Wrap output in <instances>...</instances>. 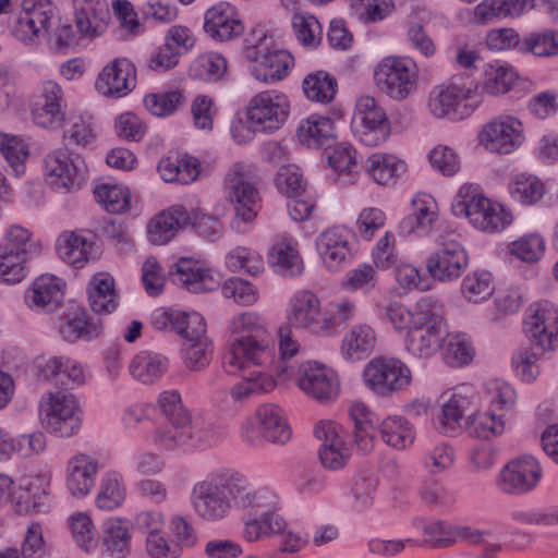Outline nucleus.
Segmentation results:
<instances>
[{
  "instance_id": "nucleus-1",
  "label": "nucleus",
  "mask_w": 558,
  "mask_h": 558,
  "mask_svg": "<svg viewBox=\"0 0 558 558\" xmlns=\"http://www.w3.org/2000/svg\"><path fill=\"white\" fill-rule=\"evenodd\" d=\"M234 335L230 351L225 355L223 367L228 374H240L242 381L231 388V397L242 402L256 392H267L275 387L271 375L265 369L274 362V347L264 320L255 313H242L230 323Z\"/></svg>"
},
{
  "instance_id": "nucleus-2",
  "label": "nucleus",
  "mask_w": 558,
  "mask_h": 558,
  "mask_svg": "<svg viewBox=\"0 0 558 558\" xmlns=\"http://www.w3.org/2000/svg\"><path fill=\"white\" fill-rule=\"evenodd\" d=\"M531 314L524 320V329L532 347H522L512 355V366L525 383L534 381L539 375L536 362L542 353L558 347V306L543 301L531 306Z\"/></svg>"
},
{
  "instance_id": "nucleus-3",
  "label": "nucleus",
  "mask_w": 558,
  "mask_h": 558,
  "mask_svg": "<svg viewBox=\"0 0 558 558\" xmlns=\"http://www.w3.org/2000/svg\"><path fill=\"white\" fill-rule=\"evenodd\" d=\"M157 403L165 422L155 430V446L167 452L185 451L194 439V427L192 415L183 405L180 392L163 391Z\"/></svg>"
},
{
  "instance_id": "nucleus-4",
  "label": "nucleus",
  "mask_w": 558,
  "mask_h": 558,
  "mask_svg": "<svg viewBox=\"0 0 558 558\" xmlns=\"http://www.w3.org/2000/svg\"><path fill=\"white\" fill-rule=\"evenodd\" d=\"M458 217H466L477 229L498 232L510 225L512 216L501 205L481 195L472 184L462 185L451 205Z\"/></svg>"
},
{
  "instance_id": "nucleus-5",
  "label": "nucleus",
  "mask_w": 558,
  "mask_h": 558,
  "mask_svg": "<svg viewBox=\"0 0 558 558\" xmlns=\"http://www.w3.org/2000/svg\"><path fill=\"white\" fill-rule=\"evenodd\" d=\"M233 474H217L197 482L192 488V505L206 521L226 518L232 509Z\"/></svg>"
},
{
  "instance_id": "nucleus-6",
  "label": "nucleus",
  "mask_w": 558,
  "mask_h": 558,
  "mask_svg": "<svg viewBox=\"0 0 558 558\" xmlns=\"http://www.w3.org/2000/svg\"><path fill=\"white\" fill-rule=\"evenodd\" d=\"M41 426L60 438L75 435L82 427V412L73 395L49 393L39 403Z\"/></svg>"
},
{
  "instance_id": "nucleus-7",
  "label": "nucleus",
  "mask_w": 558,
  "mask_h": 558,
  "mask_svg": "<svg viewBox=\"0 0 558 558\" xmlns=\"http://www.w3.org/2000/svg\"><path fill=\"white\" fill-rule=\"evenodd\" d=\"M447 325L444 317L433 311L424 310L423 302L405 336V349L416 357H428L436 353L447 336Z\"/></svg>"
},
{
  "instance_id": "nucleus-8",
  "label": "nucleus",
  "mask_w": 558,
  "mask_h": 558,
  "mask_svg": "<svg viewBox=\"0 0 558 558\" xmlns=\"http://www.w3.org/2000/svg\"><path fill=\"white\" fill-rule=\"evenodd\" d=\"M482 101V95L476 88L442 84L432 90L428 108L436 118L462 120L469 117Z\"/></svg>"
},
{
  "instance_id": "nucleus-9",
  "label": "nucleus",
  "mask_w": 558,
  "mask_h": 558,
  "mask_svg": "<svg viewBox=\"0 0 558 558\" xmlns=\"http://www.w3.org/2000/svg\"><path fill=\"white\" fill-rule=\"evenodd\" d=\"M242 436L252 446L259 445L263 439L283 445L291 438V429L283 410L277 404L266 403L245 421Z\"/></svg>"
},
{
  "instance_id": "nucleus-10",
  "label": "nucleus",
  "mask_w": 558,
  "mask_h": 558,
  "mask_svg": "<svg viewBox=\"0 0 558 558\" xmlns=\"http://www.w3.org/2000/svg\"><path fill=\"white\" fill-rule=\"evenodd\" d=\"M47 180L58 191L80 190L87 179V166L78 155L65 148L49 153L44 160Z\"/></svg>"
},
{
  "instance_id": "nucleus-11",
  "label": "nucleus",
  "mask_w": 558,
  "mask_h": 558,
  "mask_svg": "<svg viewBox=\"0 0 558 558\" xmlns=\"http://www.w3.org/2000/svg\"><path fill=\"white\" fill-rule=\"evenodd\" d=\"M374 77L380 90L392 99L402 100L416 88L417 69L408 59L388 57L376 66Z\"/></svg>"
},
{
  "instance_id": "nucleus-12",
  "label": "nucleus",
  "mask_w": 558,
  "mask_h": 558,
  "mask_svg": "<svg viewBox=\"0 0 558 558\" xmlns=\"http://www.w3.org/2000/svg\"><path fill=\"white\" fill-rule=\"evenodd\" d=\"M288 97L277 90H266L255 95L246 108V118L254 131L274 132L289 116Z\"/></svg>"
},
{
  "instance_id": "nucleus-13",
  "label": "nucleus",
  "mask_w": 558,
  "mask_h": 558,
  "mask_svg": "<svg viewBox=\"0 0 558 558\" xmlns=\"http://www.w3.org/2000/svg\"><path fill=\"white\" fill-rule=\"evenodd\" d=\"M366 386L379 396H389L407 387L411 380L409 367L398 359L376 357L363 372Z\"/></svg>"
},
{
  "instance_id": "nucleus-14",
  "label": "nucleus",
  "mask_w": 558,
  "mask_h": 558,
  "mask_svg": "<svg viewBox=\"0 0 558 558\" xmlns=\"http://www.w3.org/2000/svg\"><path fill=\"white\" fill-rule=\"evenodd\" d=\"M355 107L353 124L360 142L365 146H377L384 143L390 131L384 109L371 96L361 97Z\"/></svg>"
},
{
  "instance_id": "nucleus-15",
  "label": "nucleus",
  "mask_w": 558,
  "mask_h": 558,
  "mask_svg": "<svg viewBox=\"0 0 558 558\" xmlns=\"http://www.w3.org/2000/svg\"><path fill=\"white\" fill-rule=\"evenodd\" d=\"M469 257L463 246L454 239L441 236L439 246L426 259L429 276L440 282L458 279L468 267Z\"/></svg>"
},
{
  "instance_id": "nucleus-16",
  "label": "nucleus",
  "mask_w": 558,
  "mask_h": 558,
  "mask_svg": "<svg viewBox=\"0 0 558 558\" xmlns=\"http://www.w3.org/2000/svg\"><path fill=\"white\" fill-rule=\"evenodd\" d=\"M478 138L493 153L510 154L524 141L523 125L515 117L500 116L484 125Z\"/></svg>"
},
{
  "instance_id": "nucleus-17",
  "label": "nucleus",
  "mask_w": 558,
  "mask_h": 558,
  "mask_svg": "<svg viewBox=\"0 0 558 558\" xmlns=\"http://www.w3.org/2000/svg\"><path fill=\"white\" fill-rule=\"evenodd\" d=\"M296 384L306 396L322 403L335 399L339 393L336 373L317 362L307 361L299 366Z\"/></svg>"
},
{
  "instance_id": "nucleus-18",
  "label": "nucleus",
  "mask_w": 558,
  "mask_h": 558,
  "mask_svg": "<svg viewBox=\"0 0 558 558\" xmlns=\"http://www.w3.org/2000/svg\"><path fill=\"white\" fill-rule=\"evenodd\" d=\"M56 17V8L49 0H24L13 34L23 43H34L48 32Z\"/></svg>"
},
{
  "instance_id": "nucleus-19",
  "label": "nucleus",
  "mask_w": 558,
  "mask_h": 558,
  "mask_svg": "<svg viewBox=\"0 0 558 558\" xmlns=\"http://www.w3.org/2000/svg\"><path fill=\"white\" fill-rule=\"evenodd\" d=\"M136 87V68L126 58H117L99 72L96 90L108 98H122Z\"/></svg>"
},
{
  "instance_id": "nucleus-20",
  "label": "nucleus",
  "mask_w": 558,
  "mask_h": 558,
  "mask_svg": "<svg viewBox=\"0 0 558 558\" xmlns=\"http://www.w3.org/2000/svg\"><path fill=\"white\" fill-rule=\"evenodd\" d=\"M541 477L539 462L532 456H522L505 465L498 487L506 494L520 495L534 489Z\"/></svg>"
},
{
  "instance_id": "nucleus-21",
  "label": "nucleus",
  "mask_w": 558,
  "mask_h": 558,
  "mask_svg": "<svg viewBox=\"0 0 558 558\" xmlns=\"http://www.w3.org/2000/svg\"><path fill=\"white\" fill-rule=\"evenodd\" d=\"M229 201L234 209L231 228L238 233H245L258 211V192L255 185L242 175L236 177L229 186Z\"/></svg>"
},
{
  "instance_id": "nucleus-22",
  "label": "nucleus",
  "mask_w": 558,
  "mask_h": 558,
  "mask_svg": "<svg viewBox=\"0 0 558 558\" xmlns=\"http://www.w3.org/2000/svg\"><path fill=\"white\" fill-rule=\"evenodd\" d=\"M170 280L180 288L192 293L216 290L220 286L217 274L204 269L196 260L181 257L169 271Z\"/></svg>"
},
{
  "instance_id": "nucleus-23",
  "label": "nucleus",
  "mask_w": 558,
  "mask_h": 558,
  "mask_svg": "<svg viewBox=\"0 0 558 558\" xmlns=\"http://www.w3.org/2000/svg\"><path fill=\"white\" fill-rule=\"evenodd\" d=\"M278 505L275 492L267 487H253L241 475L233 474L232 508L252 515L265 508H278Z\"/></svg>"
},
{
  "instance_id": "nucleus-24",
  "label": "nucleus",
  "mask_w": 558,
  "mask_h": 558,
  "mask_svg": "<svg viewBox=\"0 0 558 558\" xmlns=\"http://www.w3.org/2000/svg\"><path fill=\"white\" fill-rule=\"evenodd\" d=\"M98 462L85 453H76L69 459L65 469V484L75 498L87 496L95 486Z\"/></svg>"
},
{
  "instance_id": "nucleus-25",
  "label": "nucleus",
  "mask_w": 558,
  "mask_h": 558,
  "mask_svg": "<svg viewBox=\"0 0 558 558\" xmlns=\"http://www.w3.org/2000/svg\"><path fill=\"white\" fill-rule=\"evenodd\" d=\"M64 298L63 286L59 278L41 275L34 280L24 295L25 304L33 311L52 313Z\"/></svg>"
},
{
  "instance_id": "nucleus-26",
  "label": "nucleus",
  "mask_w": 558,
  "mask_h": 558,
  "mask_svg": "<svg viewBox=\"0 0 558 558\" xmlns=\"http://www.w3.org/2000/svg\"><path fill=\"white\" fill-rule=\"evenodd\" d=\"M316 248L329 270H338L351 255L349 231L333 227L322 232L316 239Z\"/></svg>"
},
{
  "instance_id": "nucleus-27",
  "label": "nucleus",
  "mask_w": 558,
  "mask_h": 558,
  "mask_svg": "<svg viewBox=\"0 0 558 558\" xmlns=\"http://www.w3.org/2000/svg\"><path fill=\"white\" fill-rule=\"evenodd\" d=\"M204 29L213 38L225 41L240 36L244 27L234 8L220 2L206 11Z\"/></svg>"
},
{
  "instance_id": "nucleus-28",
  "label": "nucleus",
  "mask_w": 558,
  "mask_h": 558,
  "mask_svg": "<svg viewBox=\"0 0 558 558\" xmlns=\"http://www.w3.org/2000/svg\"><path fill=\"white\" fill-rule=\"evenodd\" d=\"M191 214L182 205H174L153 218L148 225V239L153 244L168 243L180 230L190 226Z\"/></svg>"
},
{
  "instance_id": "nucleus-29",
  "label": "nucleus",
  "mask_w": 558,
  "mask_h": 558,
  "mask_svg": "<svg viewBox=\"0 0 558 558\" xmlns=\"http://www.w3.org/2000/svg\"><path fill=\"white\" fill-rule=\"evenodd\" d=\"M472 389L461 386L445 401L441 413L437 416L435 425L444 435H453L460 426V422L466 410L472 404Z\"/></svg>"
},
{
  "instance_id": "nucleus-30",
  "label": "nucleus",
  "mask_w": 558,
  "mask_h": 558,
  "mask_svg": "<svg viewBox=\"0 0 558 558\" xmlns=\"http://www.w3.org/2000/svg\"><path fill=\"white\" fill-rule=\"evenodd\" d=\"M76 27L82 35H100L108 20L110 12L108 5L100 0H74Z\"/></svg>"
},
{
  "instance_id": "nucleus-31",
  "label": "nucleus",
  "mask_w": 558,
  "mask_h": 558,
  "mask_svg": "<svg viewBox=\"0 0 558 558\" xmlns=\"http://www.w3.org/2000/svg\"><path fill=\"white\" fill-rule=\"evenodd\" d=\"M252 74L258 81L275 83L288 74L292 57L284 50H266L260 56L250 54Z\"/></svg>"
},
{
  "instance_id": "nucleus-32",
  "label": "nucleus",
  "mask_w": 558,
  "mask_h": 558,
  "mask_svg": "<svg viewBox=\"0 0 558 558\" xmlns=\"http://www.w3.org/2000/svg\"><path fill=\"white\" fill-rule=\"evenodd\" d=\"M165 182L189 184L194 182L201 172L199 161L186 154L162 158L157 167Z\"/></svg>"
},
{
  "instance_id": "nucleus-33",
  "label": "nucleus",
  "mask_w": 558,
  "mask_h": 558,
  "mask_svg": "<svg viewBox=\"0 0 558 558\" xmlns=\"http://www.w3.org/2000/svg\"><path fill=\"white\" fill-rule=\"evenodd\" d=\"M320 304L318 298L311 291L296 292L290 300L288 320L290 326L308 329L316 325Z\"/></svg>"
},
{
  "instance_id": "nucleus-34",
  "label": "nucleus",
  "mask_w": 558,
  "mask_h": 558,
  "mask_svg": "<svg viewBox=\"0 0 558 558\" xmlns=\"http://www.w3.org/2000/svg\"><path fill=\"white\" fill-rule=\"evenodd\" d=\"M298 135L302 144L319 148L331 145L336 138V129L330 118L311 116L301 122Z\"/></svg>"
},
{
  "instance_id": "nucleus-35",
  "label": "nucleus",
  "mask_w": 558,
  "mask_h": 558,
  "mask_svg": "<svg viewBox=\"0 0 558 558\" xmlns=\"http://www.w3.org/2000/svg\"><path fill=\"white\" fill-rule=\"evenodd\" d=\"M376 336L367 325L353 326L342 340L341 353L345 360L360 361L368 356L375 348Z\"/></svg>"
},
{
  "instance_id": "nucleus-36",
  "label": "nucleus",
  "mask_w": 558,
  "mask_h": 558,
  "mask_svg": "<svg viewBox=\"0 0 558 558\" xmlns=\"http://www.w3.org/2000/svg\"><path fill=\"white\" fill-rule=\"evenodd\" d=\"M367 172L380 185H392L405 172V163L393 155L373 154L367 158Z\"/></svg>"
},
{
  "instance_id": "nucleus-37",
  "label": "nucleus",
  "mask_w": 558,
  "mask_h": 558,
  "mask_svg": "<svg viewBox=\"0 0 558 558\" xmlns=\"http://www.w3.org/2000/svg\"><path fill=\"white\" fill-rule=\"evenodd\" d=\"M168 367V359L161 354L142 351L137 353L131 364L130 373L143 384H153L158 380Z\"/></svg>"
},
{
  "instance_id": "nucleus-38",
  "label": "nucleus",
  "mask_w": 558,
  "mask_h": 558,
  "mask_svg": "<svg viewBox=\"0 0 558 558\" xmlns=\"http://www.w3.org/2000/svg\"><path fill=\"white\" fill-rule=\"evenodd\" d=\"M269 265L282 276H296L303 265L292 239L275 243L268 254Z\"/></svg>"
},
{
  "instance_id": "nucleus-39",
  "label": "nucleus",
  "mask_w": 558,
  "mask_h": 558,
  "mask_svg": "<svg viewBox=\"0 0 558 558\" xmlns=\"http://www.w3.org/2000/svg\"><path fill=\"white\" fill-rule=\"evenodd\" d=\"M131 534L120 519L111 518L104 522V558H126Z\"/></svg>"
},
{
  "instance_id": "nucleus-40",
  "label": "nucleus",
  "mask_w": 558,
  "mask_h": 558,
  "mask_svg": "<svg viewBox=\"0 0 558 558\" xmlns=\"http://www.w3.org/2000/svg\"><path fill=\"white\" fill-rule=\"evenodd\" d=\"M88 300L96 314L112 313L118 303L116 301L114 280L109 274H96L90 282Z\"/></svg>"
},
{
  "instance_id": "nucleus-41",
  "label": "nucleus",
  "mask_w": 558,
  "mask_h": 558,
  "mask_svg": "<svg viewBox=\"0 0 558 558\" xmlns=\"http://www.w3.org/2000/svg\"><path fill=\"white\" fill-rule=\"evenodd\" d=\"M381 439L390 447L405 449L414 442L413 425L402 416H389L379 425Z\"/></svg>"
},
{
  "instance_id": "nucleus-42",
  "label": "nucleus",
  "mask_w": 558,
  "mask_h": 558,
  "mask_svg": "<svg viewBox=\"0 0 558 558\" xmlns=\"http://www.w3.org/2000/svg\"><path fill=\"white\" fill-rule=\"evenodd\" d=\"M100 332V318L87 316L84 311H80L60 326L61 336L70 342L77 339L90 340L98 337Z\"/></svg>"
},
{
  "instance_id": "nucleus-43",
  "label": "nucleus",
  "mask_w": 558,
  "mask_h": 558,
  "mask_svg": "<svg viewBox=\"0 0 558 558\" xmlns=\"http://www.w3.org/2000/svg\"><path fill=\"white\" fill-rule=\"evenodd\" d=\"M337 80L325 71H316L303 80V92L307 99L322 104L332 101L337 93Z\"/></svg>"
},
{
  "instance_id": "nucleus-44",
  "label": "nucleus",
  "mask_w": 558,
  "mask_h": 558,
  "mask_svg": "<svg viewBox=\"0 0 558 558\" xmlns=\"http://www.w3.org/2000/svg\"><path fill=\"white\" fill-rule=\"evenodd\" d=\"M93 250V243L86 238L71 233L58 240L57 251L59 256L68 264L76 268L88 262Z\"/></svg>"
},
{
  "instance_id": "nucleus-45",
  "label": "nucleus",
  "mask_w": 558,
  "mask_h": 558,
  "mask_svg": "<svg viewBox=\"0 0 558 558\" xmlns=\"http://www.w3.org/2000/svg\"><path fill=\"white\" fill-rule=\"evenodd\" d=\"M509 191L514 201L533 205L543 198L545 186L537 177L519 173L510 181Z\"/></svg>"
},
{
  "instance_id": "nucleus-46",
  "label": "nucleus",
  "mask_w": 558,
  "mask_h": 558,
  "mask_svg": "<svg viewBox=\"0 0 558 558\" xmlns=\"http://www.w3.org/2000/svg\"><path fill=\"white\" fill-rule=\"evenodd\" d=\"M227 72L226 59L216 52L205 53L196 58L190 65L189 74L204 82H217Z\"/></svg>"
},
{
  "instance_id": "nucleus-47",
  "label": "nucleus",
  "mask_w": 558,
  "mask_h": 558,
  "mask_svg": "<svg viewBox=\"0 0 558 558\" xmlns=\"http://www.w3.org/2000/svg\"><path fill=\"white\" fill-rule=\"evenodd\" d=\"M125 499L122 477L116 472H107L100 481L96 505L104 510L118 508Z\"/></svg>"
},
{
  "instance_id": "nucleus-48",
  "label": "nucleus",
  "mask_w": 558,
  "mask_h": 558,
  "mask_svg": "<svg viewBox=\"0 0 558 558\" xmlns=\"http://www.w3.org/2000/svg\"><path fill=\"white\" fill-rule=\"evenodd\" d=\"M504 430V420L490 412L474 413L466 421V432L473 438L487 440L501 435Z\"/></svg>"
},
{
  "instance_id": "nucleus-49",
  "label": "nucleus",
  "mask_w": 558,
  "mask_h": 558,
  "mask_svg": "<svg viewBox=\"0 0 558 558\" xmlns=\"http://www.w3.org/2000/svg\"><path fill=\"white\" fill-rule=\"evenodd\" d=\"M462 294L469 302L481 303L494 292L493 276L487 270H475L464 277Z\"/></svg>"
},
{
  "instance_id": "nucleus-50",
  "label": "nucleus",
  "mask_w": 558,
  "mask_h": 558,
  "mask_svg": "<svg viewBox=\"0 0 558 558\" xmlns=\"http://www.w3.org/2000/svg\"><path fill=\"white\" fill-rule=\"evenodd\" d=\"M94 194L108 213L122 214L129 209L131 195L122 185L101 184L96 186Z\"/></svg>"
},
{
  "instance_id": "nucleus-51",
  "label": "nucleus",
  "mask_w": 558,
  "mask_h": 558,
  "mask_svg": "<svg viewBox=\"0 0 558 558\" xmlns=\"http://www.w3.org/2000/svg\"><path fill=\"white\" fill-rule=\"evenodd\" d=\"M47 495L39 486L19 487L13 495L14 510L19 514L27 515L45 510Z\"/></svg>"
},
{
  "instance_id": "nucleus-52",
  "label": "nucleus",
  "mask_w": 558,
  "mask_h": 558,
  "mask_svg": "<svg viewBox=\"0 0 558 558\" xmlns=\"http://www.w3.org/2000/svg\"><path fill=\"white\" fill-rule=\"evenodd\" d=\"M522 53H532L536 57L558 54V31L545 29L529 34L524 37Z\"/></svg>"
},
{
  "instance_id": "nucleus-53",
  "label": "nucleus",
  "mask_w": 558,
  "mask_h": 558,
  "mask_svg": "<svg viewBox=\"0 0 558 558\" xmlns=\"http://www.w3.org/2000/svg\"><path fill=\"white\" fill-rule=\"evenodd\" d=\"M517 83V75L512 69L505 65L490 64L485 71L483 88L493 96L510 92Z\"/></svg>"
},
{
  "instance_id": "nucleus-54",
  "label": "nucleus",
  "mask_w": 558,
  "mask_h": 558,
  "mask_svg": "<svg viewBox=\"0 0 558 558\" xmlns=\"http://www.w3.org/2000/svg\"><path fill=\"white\" fill-rule=\"evenodd\" d=\"M414 213L401 221V229L404 232L427 233L434 226L437 214L425 202L413 201Z\"/></svg>"
},
{
  "instance_id": "nucleus-55",
  "label": "nucleus",
  "mask_w": 558,
  "mask_h": 558,
  "mask_svg": "<svg viewBox=\"0 0 558 558\" xmlns=\"http://www.w3.org/2000/svg\"><path fill=\"white\" fill-rule=\"evenodd\" d=\"M213 356V343L209 339L187 341L183 347V362L187 369L199 372L209 365Z\"/></svg>"
},
{
  "instance_id": "nucleus-56",
  "label": "nucleus",
  "mask_w": 558,
  "mask_h": 558,
  "mask_svg": "<svg viewBox=\"0 0 558 558\" xmlns=\"http://www.w3.org/2000/svg\"><path fill=\"white\" fill-rule=\"evenodd\" d=\"M221 292L225 298L233 299V301L243 306L253 305L258 300L257 288L250 281L232 277L223 282Z\"/></svg>"
},
{
  "instance_id": "nucleus-57",
  "label": "nucleus",
  "mask_w": 558,
  "mask_h": 558,
  "mask_svg": "<svg viewBox=\"0 0 558 558\" xmlns=\"http://www.w3.org/2000/svg\"><path fill=\"white\" fill-rule=\"evenodd\" d=\"M185 102V97L180 92L163 94H149L144 98L146 109L156 117L172 114Z\"/></svg>"
},
{
  "instance_id": "nucleus-58",
  "label": "nucleus",
  "mask_w": 558,
  "mask_h": 558,
  "mask_svg": "<svg viewBox=\"0 0 558 558\" xmlns=\"http://www.w3.org/2000/svg\"><path fill=\"white\" fill-rule=\"evenodd\" d=\"M26 257L0 247V280L5 283L21 282L26 276Z\"/></svg>"
},
{
  "instance_id": "nucleus-59",
  "label": "nucleus",
  "mask_w": 558,
  "mask_h": 558,
  "mask_svg": "<svg viewBox=\"0 0 558 558\" xmlns=\"http://www.w3.org/2000/svg\"><path fill=\"white\" fill-rule=\"evenodd\" d=\"M421 529L426 535L425 543L434 548H446L453 545L454 525L441 520L421 521Z\"/></svg>"
},
{
  "instance_id": "nucleus-60",
  "label": "nucleus",
  "mask_w": 558,
  "mask_h": 558,
  "mask_svg": "<svg viewBox=\"0 0 558 558\" xmlns=\"http://www.w3.org/2000/svg\"><path fill=\"white\" fill-rule=\"evenodd\" d=\"M0 247H8V251H12L13 254L16 253L26 258L39 251V245L31 241L29 231L21 226H13L8 230Z\"/></svg>"
},
{
  "instance_id": "nucleus-61",
  "label": "nucleus",
  "mask_w": 558,
  "mask_h": 558,
  "mask_svg": "<svg viewBox=\"0 0 558 558\" xmlns=\"http://www.w3.org/2000/svg\"><path fill=\"white\" fill-rule=\"evenodd\" d=\"M70 527L75 543L85 551L97 546L92 519L86 513H75L70 518Z\"/></svg>"
},
{
  "instance_id": "nucleus-62",
  "label": "nucleus",
  "mask_w": 558,
  "mask_h": 558,
  "mask_svg": "<svg viewBox=\"0 0 558 558\" xmlns=\"http://www.w3.org/2000/svg\"><path fill=\"white\" fill-rule=\"evenodd\" d=\"M545 242L538 234H525L511 243V253L525 263H534L541 258Z\"/></svg>"
},
{
  "instance_id": "nucleus-63",
  "label": "nucleus",
  "mask_w": 558,
  "mask_h": 558,
  "mask_svg": "<svg viewBox=\"0 0 558 558\" xmlns=\"http://www.w3.org/2000/svg\"><path fill=\"white\" fill-rule=\"evenodd\" d=\"M275 182L279 192L288 197L300 196L304 191L302 173L295 165L281 166Z\"/></svg>"
},
{
  "instance_id": "nucleus-64",
  "label": "nucleus",
  "mask_w": 558,
  "mask_h": 558,
  "mask_svg": "<svg viewBox=\"0 0 558 558\" xmlns=\"http://www.w3.org/2000/svg\"><path fill=\"white\" fill-rule=\"evenodd\" d=\"M376 270L369 264H363L350 270L341 286L347 291L362 290L368 292L376 286Z\"/></svg>"
}]
</instances>
